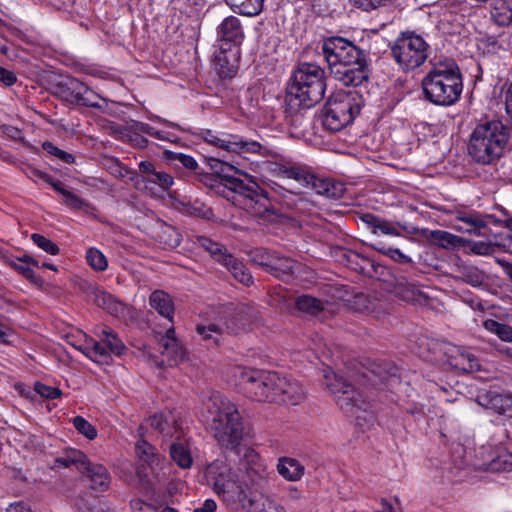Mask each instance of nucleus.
Instances as JSON below:
<instances>
[{
    "label": "nucleus",
    "instance_id": "obj_1",
    "mask_svg": "<svg viewBox=\"0 0 512 512\" xmlns=\"http://www.w3.org/2000/svg\"><path fill=\"white\" fill-rule=\"evenodd\" d=\"M322 53L333 77L345 86H358L369 77V65L362 50L342 37H329Z\"/></svg>",
    "mask_w": 512,
    "mask_h": 512
},
{
    "label": "nucleus",
    "instance_id": "obj_2",
    "mask_svg": "<svg viewBox=\"0 0 512 512\" xmlns=\"http://www.w3.org/2000/svg\"><path fill=\"white\" fill-rule=\"evenodd\" d=\"M221 173L223 174L219 184L215 185L217 179L211 174H205L202 181L210 186H215L217 192L231 201L234 205L259 214L267 211V195L260 186L246 173H241L244 179L228 174V171L234 170L229 164L219 162Z\"/></svg>",
    "mask_w": 512,
    "mask_h": 512
},
{
    "label": "nucleus",
    "instance_id": "obj_3",
    "mask_svg": "<svg viewBox=\"0 0 512 512\" xmlns=\"http://www.w3.org/2000/svg\"><path fill=\"white\" fill-rule=\"evenodd\" d=\"M326 84L324 70L313 63H302L294 71L285 97L286 110L297 113L323 99Z\"/></svg>",
    "mask_w": 512,
    "mask_h": 512
},
{
    "label": "nucleus",
    "instance_id": "obj_4",
    "mask_svg": "<svg viewBox=\"0 0 512 512\" xmlns=\"http://www.w3.org/2000/svg\"><path fill=\"white\" fill-rule=\"evenodd\" d=\"M509 136V129L499 120L479 123L470 134L468 155L479 165H494L504 155Z\"/></svg>",
    "mask_w": 512,
    "mask_h": 512
},
{
    "label": "nucleus",
    "instance_id": "obj_5",
    "mask_svg": "<svg viewBox=\"0 0 512 512\" xmlns=\"http://www.w3.org/2000/svg\"><path fill=\"white\" fill-rule=\"evenodd\" d=\"M425 98L439 106L455 104L463 90L462 75L453 60L439 61L422 80Z\"/></svg>",
    "mask_w": 512,
    "mask_h": 512
},
{
    "label": "nucleus",
    "instance_id": "obj_6",
    "mask_svg": "<svg viewBox=\"0 0 512 512\" xmlns=\"http://www.w3.org/2000/svg\"><path fill=\"white\" fill-rule=\"evenodd\" d=\"M207 409L217 442L226 449H236L243 439V422L235 404L224 395L214 393Z\"/></svg>",
    "mask_w": 512,
    "mask_h": 512
},
{
    "label": "nucleus",
    "instance_id": "obj_7",
    "mask_svg": "<svg viewBox=\"0 0 512 512\" xmlns=\"http://www.w3.org/2000/svg\"><path fill=\"white\" fill-rule=\"evenodd\" d=\"M325 385L334 396L337 406L349 417H354L358 425L373 423L374 414L370 411V404L360 391L342 376L336 374L330 367L323 369Z\"/></svg>",
    "mask_w": 512,
    "mask_h": 512
},
{
    "label": "nucleus",
    "instance_id": "obj_8",
    "mask_svg": "<svg viewBox=\"0 0 512 512\" xmlns=\"http://www.w3.org/2000/svg\"><path fill=\"white\" fill-rule=\"evenodd\" d=\"M232 373L239 392L254 401L272 403L278 373L244 367H234Z\"/></svg>",
    "mask_w": 512,
    "mask_h": 512
},
{
    "label": "nucleus",
    "instance_id": "obj_9",
    "mask_svg": "<svg viewBox=\"0 0 512 512\" xmlns=\"http://www.w3.org/2000/svg\"><path fill=\"white\" fill-rule=\"evenodd\" d=\"M360 109L356 93L338 91L328 99L322 110V124L329 131L338 132L354 120Z\"/></svg>",
    "mask_w": 512,
    "mask_h": 512
},
{
    "label": "nucleus",
    "instance_id": "obj_10",
    "mask_svg": "<svg viewBox=\"0 0 512 512\" xmlns=\"http://www.w3.org/2000/svg\"><path fill=\"white\" fill-rule=\"evenodd\" d=\"M428 44L414 32H403L392 44L391 54L404 71L420 67L427 59Z\"/></svg>",
    "mask_w": 512,
    "mask_h": 512
},
{
    "label": "nucleus",
    "instance_id": "obj_11",
    "mask_svg": "<svg viewBox=\"0 0 512 512\" xmlns=\"http://www.w3.org/2000/svg\"><path fill=\"white\" fill-rule=\"evenodd\" d=\"M208 485L213 491L227 502H235L244 494L238 482L237 474L222 460L213 461L205 471Z\"/></svg>",
    "mask_w": 512,
    "mask_h": 512
},
{
    "label": "nucleus",
    "instance_id": "obj_12",
    "mask_svg": "<svg viewBox=\"0 0 512 512\" xmlns=\"http://www.w3.org/2000/svg\"><path fill=\"white\" fill-rule=\"evenodd\" d=\"M97 340H86L83 353L97 363L108 364L111 355L120 356L126 351V346L118 334L107 326H99L95 329Z\"/></svg>",
    "mask_w": 512,
    "mask_h": 512
},
{
    "label": "nucleus",
    "instance_id": "obj_13",
    "mask_svg": "<svg viewBox=\"0 0 512 512\" xmlns=\"http://www.w3.org/2000/svg\"><path fill=\"white\" fill-rule=\"evenodd\" d=\"M433 351V360L443 361L452 368L462 372H474L480 370L477 357L464 347L456 346L448 342L431 341L427 344Z\"/></svg>",
    "mask_w": 512,
    "mask_h": 512
},
{
    "label": "nucleus",
    "instance_id": "obj_14",
    "mask_svg": "<svg viewBox=\"0 0 512 512\" xmlns=\"http://www.w3.org/2000/svg\"><path fill=\"white\" fill-rule=\"evenodd\" d=\"M196 243L207 251L216 262L224 266L235 280L246 286L253 284V277L244 263L230 254L222 244L214 242L206 236H198Z\"/></svg>",
    "mask_w": 512,
    "mask_h": 512
},
{
    "label": "nucleus",
    "instance_id": "obj_15",
    "mask_svg": "<svg viewBox=\"0 0 512 512\" xmlns=\"http://www.w3.org/2000/svg\"><path fill=\"white\" fill-rule=\"evenodd\" d=\"M252 317V308L239 305L235 313L226 319L223 324L197 325L196 332L204 340H212L215 344H218L219 337L223 333L238 334L251 321Z\"/></svg>",
    "mask_w": 512,
    "mask_h": 512
},
{
    "label": "nucleus",
    "instance_id": "obj_16",
    "mask_svg": "<svg viewBox=\"0 0 512 512\" xmlns=\"http://www.w3.org/2000/svg\"><path fill=\"white\" fill-rule=\"evenodd\" d=\"M243 469L250 496L253 493L259 496L260 492L268 493L269 472L267 466L261 461L260 456L253 450L245 454Z\"/></svg>",
    "mask_w": 512,
    "mask_h": 512
},
{
    "label": "nucleus",
    "instance_id": "obj_17",
    "mask_svg": "<svg viewBox=\"0 0 512 512\" xmlns=\"http://www.w3.org/2000/svg\"><path fill=\"white\" fill-rule=\"evenodd\" d=\"M65 88L66 89L63 91L66 94L65 98L71 103L98 109H103L107 105L104 98L89 89L78 79H67Z\"/></svg>",
    "mask_w": 512,
    "mask_h": 512
},
{
    "label": "nucleus",
    "instance_id": "obj_18",
    "mask_svg": "<svg viewBox=\"0 0 512 512\" xmlns=\"http://www.w3.org/2000/svg\"><path fill=\"white\" fill-rule=\"evenodd\" d=\"M244 37L241 20L234 15L227 16L217 26L216 38L220 46L237 48L242 44Z\"/></svg>",
    "mask_w": 512,
    "mask_h": 512
},
{
    "label": "nucleus",
    "instance_id": "obj_19",
    "mask_svg": "<svg viewBox=\"0 0 512 512\" xmlns=\"http://www.w3.org/2000/svg\"><path fill=\"white\" fill-rule=\"evenodd\" d=\"M302 385L289 377L278 374L277 388L272 403L298 405L305 399Z\"/></svg>",
    "mask_w": 512,
    "mask_h": 512
},
{
    "label": "nucleus",
    "instance_id": "obj_20",
    "mask_svg": "<svg viewBox=\"0 0 512 512\" xmlns=\"http://www.w3.org/2000/svg\"><path fill=\"white\" fill-rule=\"evenodd\" d=\"M479 405L499 415H512V393L485 391L477 395Z\"/></svg>",
    "mask_w": 512,
    "mask_h": 512
},
{
    "label": "nucleus",
    "instance_id": "obj_21",
    "mask_svg": "<svg viewBox=\"0 0 512 512\" xmlns=\"http://www.w3.org/2000/svg\"><path fill=\"white\" fill-rule=\"evenodd\" d=\"M239 52L232 47L220 46L214 57V70L222 79L232 78L238 69Z\"/></svg>",
    "mask_w": 512,
    "mask_h": 512
},
{
    "label": "nucleus",
    "instance_id": "obj_22",
    "mask_svg": "<svg viewBox=\"0 0 512 512\" xmlns=\"http://www.w3.org/2000/svg\"><path fill=\"white\" fill-rule=\"evenodd\" d=\"M455 229L471 235L481 236V230L487 226L485 219L476 212L457 211Z\"/></svg>",
    "mask_w": 512,
    "mask_h": 512
},
{
    "label": "nucleus",
    "instance_id": "obj_23",
    "mask_svg": "<svg viewBox=\"0 0 512 512\" xmlns=\"http://www.w3.org/2000/svg\"><path fill=\"white\" fill-rule=\"evenodd\" d=\"M158 346L159 352L163 356L158 364L159 367L164 365L175 366L184 356V349L176 338H160Z\"/></svg>",
    "mask_w": 512,
    "mask_h": 512
},
{
    "label": "nucleus",
    "instance_id": "obj_24",
    "mask_svg": "<svg viewBox=\"0 0 512 512\" xmlns=\"http://www.w3.org/2000/svg\"><path fill=\"white\" fill-rule=\"evenodd\" d=\"M310 187L319 195L325 196L330 199H340L345 191L344 183L329 178H320L316 175Z\"/></svg>",
    "mask_w": 512,
    "mask_h": 512
},
{
    "label": "nucleus",
    "instance_id": "obj_25",
    "mask_svg": "<svg viewBox=\"0 0 512 512\" xmlns=\"http://www.w3.org/2000/svg\"><path fill=\"white\" fill-rule=\"evenodd\" d=\"M82 473L90 480L91 489L102 492L109 487L110 475L104 466L89 461Z\"/></svg>",
    "mask_w": 512,
    "mask_h": 512
},
{
    "label": "nucleus",
    "instance_id": "obj_26",
    "mask_svg": "<svg viewBox=\"0 0 512 512\" xmlns=\"http://www.w3.org/2000/svg\"><path fill=\"white\" fill-rule=\"evenodd\" d=\"M149 304L160 316L173 322L174 302L168 293L163 290L153 291L149 296Z\"/></svg>",
    "mask_w": 512,
    "mask_h": 512
},
{
    "label": "nucleus",
    "instance_id": "obj_27",
    "mask_svg": "<svg viewBox=\"0 0 512 512\" xmlns=\"http://www.w3.org/2000/svg\"><path fill=\"white\" fill-rule=\"evenodd\" d=\"M299 264L294 260L282 257L279 253H275L273 264L269 268L268 273L280 279H289L299 268Z\"/></svg>",
    "mask_w": 512,
    "mask_h": 512
},
{
    "label": "nucleus",
    "instance_id": "obj_28",
    "mask_svg": "<svg viewBox=\"0 0 512 512\" xmlns=\"http://www.w3.org/2000/svg\"><path fill=\"white\" fill-rule=\"evenodd\" d=\"M230 152L238 154L263 155L266 148L259 142L244 139L242 136L231 135Z\"/></svg>",
    "mask_w": 512,
    "mask_h": 512
},
{
    "label": "nucleus",
    "instance_id": "obj_29",
    "mask_svg": "<svg viewBox=\"0 0 512 512\" xmlns=\"http://www.w3.org/2000/svg\"><path fill=\"white\" fill-rule=\"evenodd\" d=\"M94 302L112 316L118 317L124 312V304L106 291L97 290L94 293Z\"/></svg>",
    "mask_w": 512,
    "mask_h": 512
},
{
    "label": "nucleus",
    "instance_id": "obj_30",
    "mask_svg": "<svg viewBox=\"0 0 512 512\" xmlns=\"http://www.w3.org/2000/svg\"><path fill=\"white\" fill-rule=\"evenodd\" d=\"M491 17L499 26L512 24V0H493Z\"/></svg>",
    "mask_w": 512,
    "mask_h": 512
},
{
    "label": "nucleus",
    "instance_id": "obj_31",
    "mask_svg": "<svg viewBox=\"0 0 512 512\" xmlns=\"http://www.w3.org/2000/svg\"><path fill=\"white\" fill-rule=\"evenodd\" d=\"M304 466L294 458H281L277 465L278 473L288 481H298L304 474Z\"/></svg>",
    "mask_w": 512,
    "mask_h": 512
},
{
    "label": "nucleus",
    "instance_id": "obj_32",
    "mask_svg": "<svg viewBox=\"0 0 512 512\" xmlns=\"http://www.w3.org/2000/svg\"><path fill=\"white\" fill-rule=\"evenodd\" d=\"M225 3L235 12L244 16L258 15L264 5V0H224Z\"/></svg>",
    "mask_w": 512,
    "mask_h": 512
},
{
    "label": "nucleus",
    "instance_id": "obj_33",
    "mask_svg": "<svg viewBox=\"0 0 512 512\" xmlns=\"http://www.w3.org/2000/svg\"><path fill=\"white\" fill-rule=\"evenodd\" d=\"M88 462L89 460L87 456L80 450L76 449L67 450L63 456L58 457L55 460L56 466L66 468L74 465L81 473L83 472Z\"/></svg>",
    "mask_w": 512,
    "mask_h": 512
},
{
    "label": "nucleus",
    "instance_id": "obj_34",
    "mask_svg": "<svg viewBox=\"0 0 512 512\" xmlns=\"http://www.w3.org/2000/svg\"><path fill=\"white\" fill-rule=\"evenodd\" d=\"M249 505L254 512H284L268 493L260 492L259 497L253 493L249 498Z\"/></svg>",
    "mask_w": 512,
    "mask_h": 512
},
{
    "label": "nucleus",
    "instance_id": "obj_35",
    "mask_svg": "<svg viewBox=\"0 0 512 512\" xmlns=\"http://www.w3.org/2000/svg\"><path fill=\"white\" fill-rule=\"evenodd\" d=\"M150 426L166 437H174L177 433L174 417L168 418L163 413L154 414L148 419Z\"/></svg>",
    "mask_w": 512,
    "mask_h": 512
},
{
    "label": "nucleus",
    "instance_id": "obj_36",
    "mask_svg": "<svg viewBox=\"0 0 512 512\" xmlns=\"http://www.w3.org/2000/svg\"><path fill=\"white\" fill-rule=\"evenodd\" d=\"M156 238L167 248H176L181 242V235L171 225L162 223L156 233Z\"/></svg>",
    "mask_w": 512,
    "mask_h": 512
},
{
    "label": "nucleus",
    "instance_id": "obj_37",
    "mask_svg": "<svg viewBox=\"0 0 512 512\" xmlns=\"http://www.w3.org/2000/svg\"><path fill=\"white\" fill-rule=\"evenodd\" d=\"M297 309L311 316L319 314L324 309V303L312 296L301 295L295 299Z\"/></svg>",
    "mask_w": 512,
    "mask_h": 512
},
{
    "label": "nucleus",
    "instance_id": "obj_38",
    "mask_svg": "<svg viewBox=\"0 0 512 512\" xmlns=\"http://www.w3.org/2000/svg\"><path fill=\"white\" fill-rule=\"evenodd\" d=\"M52 188L63 196L64 204L69 208L75 210H86L89 207V204L85 200L67 190L61 182L58 184H52Z\"/></svg>",
    "mask_w": 512,
    "mask_h": 512
},
{
    "label": "nucleus",
    "instance_id": "obj_39",
    "mask_svg": "<svg viewBox=\"0 0 512 512\" xmlns=\"http://www.w3.org/2000/svg\"><path fill=\"white\" fill-rule=\"evenodd\" d=\"M395 295L406 302H417L422 292L414 284L402 280L395 285Z\"/></svg>",
    "mask_w": 512,
    "mask_h": 512
},
{
    "label": "nucleus",
    "instance_id": "obj_40",
    "mask_svg": "<svg viewBox=\"0 0 512 512\" xmlns=\"http://www.w3.org/2000/svg\"><path fill=\"white\" fill-rule=\"evenodd\" d=\"M483 327L495 334L499 339L505 342H511L512 341V326L503 323L498 322L494 319H486L483 322Z\"/></svg>",
    "mask_w": 512,
    "mask_h": 512
},
{
    "label": "nucleus",
    "instance_id": "obj_41",
    "mask_svg": "<svg viewBox=\"0 0 512 512\" xmlns=\"http://www.w3.org/2000/svg\"><path fill=\"white\" fill-rule=\"evenodd\" d=\"M170 456L182 469L190 468L193 463L190 451L181 443H173L170 446Z\"/></svg>",
    "mask_w": 512,
    "mask_h": 512
},
{
    "label": "nucleus",
    "instance_id": "obj_42",
    "mask_svg": "<svg viewBox=\"0 0 512 512\" xmlns=\"http://www.w3.org/2000/svg\"><path fill=\"white\" fill-rule=\"evenodd\" d=\"M459 278L472 287H480L485 281V274L474 266H464L459 269Z\"/></svg>",
    "mask_w": 512,
    "mask_h": 512
},
{
    "label": "nucleus",
    "instance_id": "obj_43",
    "mask_svg": "<svg viewBox=\"0 0 512 512\" xmlns=\"http://www.w3.org/2000/svg\"><path fill=\"white\" fill-rule=\"evenodd\" d=\"M205 142L211 144L224 151L230 152L231 135L226 134L223 137H219L212 130H201L198 134Z\"/></svg>",
    "mask_w": 512,
    "mask_h": 512
},
{
    "label": "nucleus",
    "instance_id": "obj_44",
    "mask_svg": "<svg viewBox=\"0 0 512 512\" xmlns=\"http://www.w3.org/2000/svg\"><path fill=\"white\" fill-rule=\"evenodd\" d=\"M275 253L276 251H270L265 248H255L249 252V257L251 262L261 266L268 272L271 264H273Z\"/></svg>",
    "mask_w": 512,
    "mask_h": 512
},
{
    "label": "nucleus",
    "instance_id": "obj_45",
    "mask_svg": "<svg viewBox=\"0 0 512 512\" xmlns=\"http://www.w3.org/2000/svg\"><path fill=\"white\" fill-rule=\"evenodd\" d=\"M142 182L147 188L148 184H157L163 190H168L174 183L173 177L164 171H155L153 176H144Z\"/></svg>",
    "mask_w": 512,
    "mask_h": 512
},
{
    "label": "nucleus",
    "instance_id": "obj_46",
    "mask_svg": "<svg viewBox=\"0 0 512 512\" xmlns=\"http://www.w3.org/2000/svg\"><path fill=\"white\" fill-rule=\"evenodd\" d=\"M430 238L432 241L443 248H449L456 246L460 238L442 230L431 231Z\"/></svg>",
    "mask_w": 512,
    "mask_h": 512
},
{
    "label": "nucleus",
    "instance_id": "obj_47",
    "mask_svg": "<svg viewBox=\"0 0 512 512\" xmlns=\"http://www.w3.org/2000/svg\"><path fill=\"white\" fill-rule=\"evenodd\" d=\"M137 456L144 462L152 464L156 457V449L144 439L137 441L135 445Z\"/></svg>",
    "mask_w": 512,
    "mask_h": 512
},
{
    "label": "nucleus",
    "instance_id": "obj_48",
    "mask_svg": "<svg viewBox=\"0 0 512 512\" xmlns=\"http://www.w3.org/2000/svg\"><path fill=\"white\" fill-rule=\"evenodd\" d=\"M490 470L495 472L512 471V454L503 452L490 462Z\"/></svg>",
    "mask_w": 512,
    "mask_h": 512
},
{
    "label": "nucleus",
    "instance_id": "obj_49",
    "mask_svg": "<svg viewBox=\"0 0 512 512\" xmlns=\"http://www.w3.org/2000/svg\"><path fill=\"white\" fill-rule=\"evenodd\" d=\"M86 259L88 264L95 270L104 271L106 270L108 263L106 257L101 251L95 248H90L86 253Z\"/></svg>",
    "mask_w": 512,
    "mask_h": 512
},
{
    "label": "nucleus",
    "instance_id": "obj_50",
    "mask_svg": "<svg viewBox=\"0 0 512 512\" xmlns=\"http://www.w3.org/2000/svg\"><path fill=\"white\" fill-rule=\"evenodd\" d=\"M369 373L383 382L388 380L390 377H396L397 368L391 364H387L386 367H382L380 363H373Z\"/></svg>",
    "mask_w": 512,
    "mask_h": 512
},
{
    "label": "nucleus",
    "instance_id": "obj_51",
    "mask_svg": "<svg viewBox=\"0 0 512 512\" xmlns=\"http://www.w3.org/2000/svg\"><path fill=\"white\" fill-rule=\"evenodd\" d=\"M315 174L306 166L297 164L293 172L292 179L300 183L304 187H310Z\"/></svg>",
    "mask_w": 512,
    "mask_h": 512
},
{
    "label": "nucleus",
    "instance_id": "obj_52",
    "mask_svg": "<svg viewBox=\"0 0 512 512\" xmlns=\"http://www.w3.org/2000/svg\"><path fill=\"white\" fill-rule=\"evenodd\" d=\"M11 267H13L19 274H21L24 278L29 280L30 282L41 285L42 279L35 275L34 271L31 269L30 265L22 264L14 260H9L8 262Z\"/></svg>",
    "mask_w": 512,
    "mask_h": 512
},
{
    "label": "nucleus",
    "instance_id": "obj_53",
    "mask_svg": "<svg viewBox=\"0 0 512 512\" xmlns=\"http://www.w3.org/2000/svg\"><path fill=\"white\" fill-rule=\"evenodd\" d=\"M73 425L75 429L87 437L90 440H93L97 436L96 429L82 416H76L73 418Z\"/></svg>",
    "mask_w": 512,
    "mask_h": 512
},
{
    "label": "nucleus",
    "instance_id": "obj_54",
    "mask_svg": "<svg viewBox=\"0 0 512 512\" xmlns=\"http://www.w3.org/2000/svg\"><path fill=\"white\" fill-rule=\"evenodd\" d=\"M31 240L40 249H42L43 251H45L51 255H57L59 253V247L54 242L47 239L43 235L34 233L31 235Z\"/></svg>",
    "mask_w": 512,
    "mask_h": 512
},
{
    "label": "nucleus",
    "instance_id": "obj_55",
    "mask_svg": "<svg viewBox=\"0 0 512 512\" xmlns=\"http://www.w3.org/2000/svg\"><path fill=\"white\" fill-rule=\"evenodd\" d=\"M165 154H166L167 159L177 160L187 169L196 170L198 167L196 160L189 155H185L182 153H175V152H171V151H166Z\"/></svg>",
    "mask_w": 512,
    "mask_h": 512
},
{
    "label": "nucleus",
    "instance_id": "obj_56",
    "mask_svg": "<svg viewBox=\"0 0 512 512\" xmlns=\"http://www.w3.org/2000/svg\"><path fill=\"white\" fill-rule=\"evenodd\" d=\"M34 390L37 394H39L41 397L47 398V399H56L59 398L62 395V392L59 388L51 387L46 384H43L41 382H36L34 386Z\"/></svg>",
    "mask_w": 512,
    "mask_h": 512
},
{
    "label": "nucleus",
    "instance_id": "obj_57",
    "mask_svg": "<svg viewBox=\"0 0 512 512\" xmlns=\"http://www.w3.org/2000/svg\"><path fill=\"white\" fill-rule=\"evenodd\" d=\"M42 147L47 153L56 156L57 158H59L60 160H62L65 163H73L74 162V157L71 154L59 149L51 142H48V141L44 142Z\"/></svg>",
    "mask_w": 512,
    "mask_h": 512
},
{
    "label": "nucleus",
    "instance_id": "obj_58",
    "mask_svg": "<svg viewBox=\"0 0 512 512\" xmlns=\"http://www.w3.org/2000/svg\"><path fill=\"white\" fill-rule=\"evenodd\" d=\"M379 252L389 256L391 259H393L396 262L399 263H409L411 262V259L404 255L399 249L397 248H384V247H375Z\"/></svg>",
    "mask_w": 512,
    "mask_h": 512
},
{
    "label": "nucleus",
    "instance_id": "obj_59",
    "mask_svg": "<svg viewBox=\"0 0 512 512\" xmlns=\"http://www.w3.org/2000/svg\"><path fill=\"white\" fill-rule=\"evenodd\" d=\"M295 165H297V163L276 164L275 168L273 169V172L278 177L292 179L293 172H294V169H295Z\"/></svg>",
    "mask_w": 512,
    "mask_h": 512
},
{
    "label": "nucleus",
    "instance_id": "obj_60",
    "mask_svg": "<svg viewBox=\"0 0 512 512\" xmlns=\"http://www.w3.org/2000/svg\"><path fill=\"white\" fill-rule=\"evenodd\" d=\"M494 245L489 242L476 241L471 245V251L477 255H490L494 252Z\"/></svg>",
    "mask_w": 512,
    "mask_h": 512
},
{
    "label": "nucleus",
    "instance_id": "obj_61",
    "mask_svg": "<svg viewBox=\"0 0 512 512\" xmlns=\"http://www.w3.org/2000/svg\"><path fill=\"white\" fill-rule=\"evenodd\" d=\"M378 232H380L384 235L400 236L399 231L396 229V227L391 222L381 219V218L377 225V233Z\"/></svg>",
    "mask_w": 512,
    "mask_h": 512
},
{
    "label": "nucleus",
    "instance_id": "obj_62",
    "mask_svg": "<svg viewBox=\"0 0 512 512\" xmlns=\"http://www.w3.org/2000/svg\"><path fill=\"white\" fill-rule=\"evenodd\" d=\"M113 173L121 178H124V177H127L130 175V179L132 181H135V184L137 186L139 185L138 175L135 172L130 171L127 167L121 166L118 162L115 164Z\"/></svg>",
    "mask_w": 512,
    "mask_h": 512
},
{
    "label": "nucleus",
    "instance_id": "obj_63",
    "mask_svg": "<svg viewBox=\"0 0 512 512\" xmlns=\"http://www.w3.org/2000/svg\"><path fill=\"white\" fill-rule=\"evenodd\" d=\"M129 141L132 145L139 148H145L148 145V140L145 137H143L138 131H135L131 128L129 133Z\"/></svg>",
    "mask_w": 512,
    "mask_h": 512
},
{
    "label": "nucleus",
    "instance_id": "obj_64",
    "mask_svg": "<svg viewBox=\"0 0 512 512\" xmlns=\"http://www.w3.org/2000/svg\"><path fill=\"white\" fill-rule=\"evenodd\" d=\"M17 81V77L14 72L0 66V82L5 86H11Z\"/></svg>",
    "mask_w": 512,
    "mask_h": 512
}]
</instances>
